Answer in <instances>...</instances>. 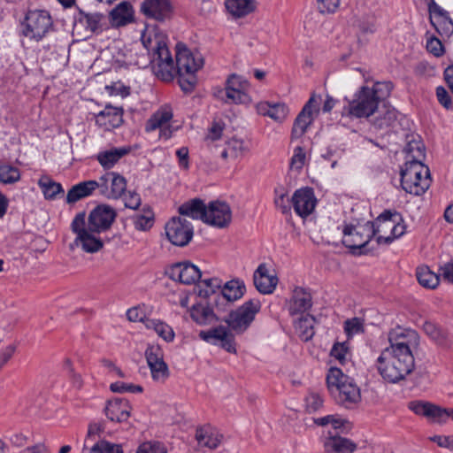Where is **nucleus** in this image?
Wrapping results in <instances>:
<instances>
[{
    "mask_svg": "<svg viewBox=\"0 0 453 453\" xmlns=\"http://www.w3.org/2000/svg\"><path fill=\"white\" fill-rule=\"evenodd\" d=\"M260 309L261 303L258 299H250L223 319L227 326H219L207 331H200L199 337L211 344H218L219 342L222 349L229 353H235L234 336L229 328L236 334H242L250 327Z\"/></svg>",
    "mask_w": 453,
    "mask_h": 453,
    "instance_id": "1",
    "label": "nucleus"
},
{
    "mask_svg": "<svg viewBox=\"0 0 453 453\" xmlns=\"http://www.w3.org/2000/svg\"><path fill=\"white\" fill-rule=\"evenodd\" d=\"M415 367L412 353L392 352L384 349L377 359V368L381 377L389 383L404 380Z\"/></svg>",
    "mask_w": 453,
    "mask_h": 453,
    "instance_id": "2",
    "label": "nucleus"
},
{
    "mask_svg": "<svg viewBox=\"0 0 453 453\" xmlns=\"http://www.w3.org/2000/svg\"><path fill=\"white\" fill-rule=\"evenodd\" d=\"M176 49L178 82L182 91L190 93L197 83L196 73L203 67V60L196 58L183 44H177Z\"/></svg>",
    "mask_w": 453,
    "mask_h": 453,
    "instance_id": "3",
    "label": "nucleus"
},
{
    "mask_svg": "<svg viewBox=\"0 0 453 453\" xmlns=\"http://www.w3.org/2000/svg\"><path fill=\"white\" fill-rule=\"evenodd\" d=\"M429 168L418 161L405 162L401 169V186L407 193L423 195L430 187Z\"/></svg>",
    "mask_w": 453,
    "mask_h": 453,
    "instance_id": "4",
    "label": "nucleus"
},
{
    "mask_svg": "<svg viewBox=\"0 0 453 453\" xmlns=\"http://www.w3.org/2000/svg\"><path fill=\"white\" fill-rule=\"evenodd\" d=\"M379 232L380 228L375 226L374 222H368L359 228L347 225L343 229L342 243L351 250L353 254L365 255L369 252L368 243Z\"/></svg>",
    "mask_w": 453,
    "mask_h": 453,
    "instance_id": "5",
    "label": "nucleus"
},
{
    "mask_svg": "<svg viewBox=\"0 0 453 453\" xmlns=\"http://www.w3.org/2000/svg\"><path fill=\"white\" fill-rule=\"evenodd\" d=\"M21 35L23 36L39 42L52 27V19L46 11H29L21 23Z\"/></svg>",
    "mask_w": 453,
    "mask_h": 453,
    "instance_id": "6",
    "label": "nucleus"
},
{
    "mask_svg": "<svg viewBox=\"0 0 453 453\" xmlns=\"http://www.w3.org/2000/svg\"><path fill=\"white\" fill-rule=\"evenodd\" d=\"M379 107V103L374 97V93L370 92V88L363 86L355 94L352 100H348L343 111L351 117L367 118L372 115Z\"/></svg>",
    "mask_w": 453,
    "mask_h": 453,
    "instance_id": "7",
    "label": "nucleus"
},
{
    "mask_svg": "<svg viewBox=\"0 0 453 453\" xmlns=\"http://www.w3.org/2000/svg\"><path fill=\"white\" fill-rule=\"evenodd\" d=\"M157 47L150 61L155 75L164 81H171L176 73V66L164 40L156 38Z\"/></svg>",
    "mask_w": 453,
    "mask_h": 453,
    "instance_id": "8",
    "label": "nucleus"
},
{
    "mask_svg": "<svg viewBox=\"0 0 453 453\" xmlns=\"http://www.w3.org/2000/svg\"><path fill=\"white\" fill-rule=\"evenodd\" d=\"M165 229L169 242L179 247L187 246L194 235L191 222L181 217H173L166 223Z\"/></svg>",
    "mask_w": 453,
    "mask_h": 453,
    "instance_id": "9",
    "label": "nucleus"
},
{
    "mask_svg": "<svg viewBox=\"0 0 453 453\" xmlns=\"http://www.w3.org/2000/svg\"><path fill=\"white\" fill-rule=\"evenodd\" d=\"M388 341L390 346L386 349L392 350L393 353L400 350L412 353L411 349L418 345L419 336L414 330L397 327L389 332Z\"/></svg>",
    "mask_w": 453,
    "mask_h": 453,
    "instance_id": "10",
    "label": "nucleus"
},
{
    "mask_svg": "<svg viewBox=\"0 0 453 453\" xmlns=\"http://www.w3.org/2000/svg\"><path fill=\"white\" fill-rule=\"evenodd\" d=\"M147 364L154 380L165 381L170 375L167 364L164 361V352L158 345H149L145 350Z\"/></svg>",
    "mask_w": 453,
    "mask_h": 453,
    "instance_id": "11",
    "label": "nucleus"
},
{
    "mask_svg": "<svg viewBox=\"0 0 453 453\" xmlns=\"http://www.w3.org/2000/svg\"><path fill=\"white\" fill-rule=\"evenodd\" d=\"M117 217L115 210L107 204H100L94 208L88 218V227L97 234L108 230Z\"/></svg>",
    "mask_w": 453,
    "mask_h": 453,
    "instance_id": "12",
    "label": "nucleus"
},
{
    "mask_svg": "<svg viewBox=\"0 0 453 453\" xmlns=\"http://www.w3.org/2000/svg\"><path fill=\"white\" fill-rule=\"evenodd\" d=\"M81 27L85 30L86 37L99 35L107 28L106 17L101 12H87L79 9L75 17L74 27Z\"/></svg>",
    "mask_w": 453,
    "mask_h": 453,
    "instance_id": "13",
    "label": "nucleus"
},
{
    "mask_svg": "<svg viewBox=\"0 0 453 453\" xmlns=\"http://www.w3.org/2000/svg\"><path fill=\"white\" fill-rule=\"evenodd\" d=\"M232 220V211L230 206L225 202L212 201L206 207V219L203 222L219 227L227 226Z\"/></svg>",
    "mask_w": 453,
    "mask_h": 453,
    "instance_id": "14",
    "label": "nucleus"
},
{
    "mask_svg": "<svg viewBox=\"0 0 453 453\" xmlns=\"http://www.w3.org/2000/svg\"><path fill=\"white\" fill-rule=\"evenodd\" d=\"M100 192L108 198H119L127 188L126 179L118 173L109 172L103 175L99 181Z\"/></svg>",
    "mask_w": 453,
    "mask_h": 453,
    "instance_id": "15",
    "label": "nucleus"
},
{
    "mask_svg": "<svg viewBox=\"0 0 453 453\" xmlns=\"http://www.w3.org/2000/svg\"><path fill=\"white\" fill-rule=\"evenodd\" d=\"M408 408L416 415L424 416L438 423H445L449 409L422 400H413L408 403Z\"/></svg>",
    "mask_w": 453,
    "mask_h": 453,
    "instance_id": "16",
    "label": "nucleus"
},
{
    "mask_svg": "<svg viewBox=\"0 0 453 453\" xmlns=\"http://www.w3.org/2000/svg\"><path fill=\"white\" fill-rule=\"evenodd\" d=\"M295 211L302 218L309 216L315 209L317 199L311 188H303L295 191L291 197Z\"/></svg>",
    "mask_w": 453,
    "mask_h": 453,
    "instance_id": "17",
    "label": "nucleus"
},
{
    "mask_svg": "<svg viewBox=\"0 0 453 453\" xmlns=\"http://www.w3.org/2000/svg\"><path fill=\"white\" fill-rule=\"evenodd\" d=\"M166 273L172 280L185 285L196 283L202 276L199 268L190 262L174 264Z\"/></svg>",
    "mask_w": 453,
    "mask_h": 453,
    "instance_id": "18",
    "label": "nucleus"
},
{
    "mask_svg": "<svg viewBox=\"0 0 453 453\" xmlns=\"http://www.w3.org/2000/svg\"><path fill=\"white\" fill-rule=\"evenodd\" d=\"M316 106L317 101L312 95L295 119L292 128L293 138H300L305 134L308 127L313 122V112H318Z\"/></svg>",
    "mask_w": 453,
    "mask_h": 453,
    "instance_id": "19",
    "label": "nucleus"
},
{
    "mask_svg": "<svg viewBox=\"0 0 453 453\" xmlns=\"http://www.w3.org/2000/svg\"><path fill=\"white\" fill-rule=\"evenodd\" d=\"M430 23L436 32L442 36L449 37L453 34V20L449 12L443 10L436 3H433V8L428 10Z\"/></svg>",
    "mask_w": 453,
    "mask_h": 453,
    "instance_id": "20",
    "label": "nucleus"
},
{
    "mask_svg": "<svg viewBox=\"0 0 453 453\" xmlns=\"http://www.w3.org/2000/svg\"><path fill=\"white\" fill-rule=\"evenodd\" d=\"M140 9L147 18L164 21L171 15L172 4L170 0H143Z\"/></svg>",
    "mask_w": 453,
    "mask_h": 453,
    "instance_id": "21",
    "label": "nucleus"
},
{
    "mask_svg": "<svg viewBox=\"0 0 453 453\" xmlns=\"http://www.w3.org/2000/svg\"><path fill=\"white\" fill-rule=\"evenodd\" d=\"M336 403L347 409H351L361 401L360 388L355 383L354 380L349 383L342 385L340 389L331 394Z\"/></svg>",
    "mask_w": 453,
    "mask_h": 453,
    "instance_id": "22",
    "label": "nucleus"
},
{
    "mask_svg": "<svg viewBox=\"0 0 453 453\" xmlns=\"http://www.w3.org/2000/svg\"><path fill=\"white\" fill-rule=\"evenodd\" d=\"M324 449L327 453H353L357 449V444L349 439L340 435L339 432H327V436L324 439Z\"/></svg>",
    "mask_w": 453,
    "mask_h": 453,
    "instance_id": "23",
    "label": "nucleus"
},
{
    "mask_svg": "<svg viewBox=\"0 0 453 453\" xmlns=\"http://www.w3.org/2000/svg\"><path fill=\"white\" fill-rule=\"evenodd\" d=\"M312 306V296L310 292L301 287H296L293 290L292 296L288 303V312L291 316L303 314Z\"/></svg>",
    "mask_w": 453,
    "mask_h": 453,
    "instance_id": "24",
    "label": "nucleus"
},
{
    "mask_svg": "<svg viewBox=\"0 0 453 453\" xmlns=\"http://www.w3.org/2000/svg\"><path fill=\"white\" fill-rule=\"evenodd\" d=\"M96 123L104 130H111L123 123V110L107 105L96 116Z\"/></svg>",
    "mask_w": 453,
    "mask_h": 453,
    "instance_id": "25",
    "label": "nucleus"
},
{
    "mask_svg": "<svg viewBox=\"0 0 453 453\" xmlns=\"http://www.w3.org/2000/svg\"><path fill=\"white\" fill-rule=\"evenodd\" d=\"M253 282L259 293L267 295L274 291L278 278L268 273L265 264H260L253 273Z\"/></svg>",
    "mask_w": 453,
    "mask_h": 453,
    "instance_id": "26",
    "label": "nucleus"
},
{
    "mask_svg": "<svg viewBox=\"0 0 453 453\" xmlns=\"http://www.w3.org/2000/svg\"><path fill=\"white\" fill-rule=\"evenodd\" d=\"M374 223L376 227H380V223L387 225V227H390L391 234L395 239L403 235L406 228L401 215L395 211L385 210L377 217Z\"/></svg>",
    "mask_w": 453,
    "mask_h": 453,
    "instance_id": "27",
    "label": "nucleus"
},
{
    "mask_svg": "<svg viewBox=\"0 0 453 453\" xmlns=\"http://www.w3.org/2000/svg\"><path fill=\"white\" fill-rule=\"evenodd\" d=\"M131 406L127 399L114 398L107 403L104 409L106 417L111 421L124 422L130 416Z\"/></svg>",
    "mask_w": 453,
    "mask_h": 453,
    "instance_id": "28",
    "label": "nucleus"
},
{
    "mask_svg": "<svg viewBox=\"0 0 453 453\" xmlns=\"http://www.w3.org/2000/svg\"><path fill=\"white\" fill-rule=\"evenodd\" d=\"M246 291L243 280L234 279L225 283L219 294L217 295L214 302L218 305V299L222 298L229 303H233L242 298Z\"/></svg>",
    "mask_w": 453,
    "mask_h": 453,
    "instance_id": "29",
    "label": "nucleus"
},
{
    "mask_svg": "<svg viewBox=\"0 0 453 453\" xmlns=\"http://www.w3.org/2000/svg\"><path fill=\"white\" fill-rule=\"evenodd\" d=\"M191 319L200 326H207L219 321V318L213 312L209 303H197L190 310Z\"/></svg>",
    "mask_w": 453,
    "mask_h": 453,
    "instance_id": "30",
    "label": "nucleus"
},
{
    "mask_svg": "<svg viewBox=\"0 0 453 453\" xmlns=\"http://www.w3.org/2000/svg\"><path fill=\"white\" fill-rule=\"evenodd\" d=\"M134 9L130 3L124 1L119 4L110 12V20L112 27H122L134 20Z\"/></svg>",
    "mask_w": 453,
    "mask_h": 453,
    "instance_id": "31",
    "label": "nucleus"
},
{
    "mask_svg": "<svg viewBox=\"0 0 453 453\" xmlns=\"http://www.w3.org/2000/svg\"><path fill=\"white\" fill-rule=\"evenodd\" d=\"M96 188H99V184L96 180L81 181L73 186L67 192L66 203L73 204L85 197L89 196Z\"/></svg>",
    "mask_w": 453,
    "mask_h": 453,
    "instance_id": "32",
    "label": "nucleus"
},
{
    "mask_svg": "<svg viewBox=\"0 0 453 453\" xmlns=\"http://www.w3.org/2000/svg\"><path fill=\"white\" fill-rule=\"evenodd\" d=\"M96 232H92L88 229V232L80 236H76L73 243L70 244V248L73 249V246H81V249L87 253H96L99 251L104 246V240L96 237Z\"/></svg>",
    "mask_w": 453,
    "mask_h": 453,
    "instance_id": "33",
    "label": "nucleus"
},
{
    "mask_svg": "<svg viewBox=\"0 0 453 453\" xmlns=\"http://www.w3.org/2000/svg\"><path fill=\"white\" fill-rule=\"evenodd\" d=\"M206 207L202 199L193 198L183 203L178 208V212L182 216H188L193 219H200L203 222V219H206Z\"/></svg>",
    "mask_w": 453,
    "mask_h": 453,
    "instance_id": "34",
    "label": "nucleus"
},
{
    "mask_svg": "<svg viewBox=\"0 0 453 453\" xmlns=\"http://www.w3.org/2000/svg\"><path fill=\"white\" fill-rule=\"evenodd\" d=\"M130 151L129 148H114L110 150L100 152L97 160L104 169H111L122 157Z\"/></svg>",
    "mask_w": 453,
    "mask_h": 453,
    "instance_id": "35",
    "label": "nucleus"
},
{
    "mask_svg": "<svg viewBox=\"0 0 453 453\" xmlns=\"http://www.w3.org/2000/svg\"><path fill=\"white\" fill-rule=\"evenodd\" d=\"M423 331L436 344L441 346H448V332L432 321H426L423 324Z\"/></svg>",
    "mask_w": 453,
    "mask_h": 453,
    "instance_id": "36",
    "label": "nucleus"
},
{
    "mask_svg": "<svg viewBox=\"0 0 453 453\" xmlns=\"http://www.w3.org/2000/svg\"><path fill=\"white\" fill-rule=\"evenodd\" d=\"M173 118V111L169 106H165L156 111L147 121L145 129L147 132L161 128L167 124Z\"/></svg>",
    "mask_w": 453,
    "mask_h": 453,
    "instance_id": "37",
    "label": "nucleus"
},
{
    "mask_svg": "<svg viewBox=\"0 0 453 453\" xmlns=\"http://www.w3.org/2000/svg\"><path fill=\"white\" fill-rule=\"evenodd\" d=\"M225 6L229 13L237 18L246 16L255 9L251 0H226Z\"/></svg>",
    "mask_w": 453,
    "mask_h": 453,
    "instance_id": "38",
    "label": "nucleus"
},
{
    "mask_svg": "<svg viewBox=\"0 0 453 453\" xmlns=\"http://www.w3.org/2000/svg\"><path fill=\"white\" fill-rule=\"evenodd\" d=\"M353 380L352 378L345 375L341 369L331 367L326 375V385L330 394L335 392V389H340L342 385L349 383Z\"/></svg>",
    "mask_w": 453,
    "mask_h": 453,
    "instance_id": "39",
    "label": "nucleus"
},
{
    "mask_svg": "<svg viewBox=\"0 0 453 453\" xmlns=\"http://www.w3.org/2000/svg\"><path fill=\"white\" fill-rule=\"evenodd\" d=\"M38 185L42 189L45 199L47 200H54L57 198L58 195L64 194L62 185L58 182L54 181L48 176H42L38 180Z\"/></svg>",
    "mask_w": 453,
    "mask_h": 453,
    "instance_id": "40",
    "label": "nucleus"
},
{
    "mask_svg": "<svg viewBox=\"0 0 453 453\" xmlns=\"http://www.w3.org/2000/svg\"><path fill=\"white\" fill-rule=\"evenodd\" d=\"M418 283L427 288H435L440 282V275L432 272L428 266H418L416 271Z\"/></svg>",
    "mask_w": 453,
    "mask_h": 453,
    "instance_id": "41",
    "label": "nucleus"
},
{
    "mask_svg": "<svg viewBox=\"0 0 453 453\" xmlns=\"http://www.w3.org/2000/svg\"><path fill=\"white\" fill-rule=\"evenodd\" d=\"M220 288L221 280L218 278L203 280L196 288L197 295L205 299L216 295V291Z\"/></svg>",
    "mask_w": 453,
    "mask_h": 453,
    "instance_id": "42",
    "label": "nucleus"
},
{
    "mask_svg": "<svg viewBox=\"0 0 453 453\" xmlns=\"http://www.w3.org/2000/svg\"><path fill=\"white\" fill-rule=\"evenodd\" d=\"M134 228L139 231L150 230L154 225V213L148 208L144 213H137L132 218Z\"/></svg>",
    "mask_w": 453,
    "mask_h": 453,
    "instance_id": "43",
    "label": "nucleus"
},
{
    "mask_svg": "<svg viewBox=\"0 0 453 453\" xmlns=\"http://www.w3.org/2000/svg\"><path fill=\"white\" fill-rule=\"evenodd\" d=\"M196 439L201 446L207 447L209 449H216L220 443V440L218 436L211 433L207 427L197 428Z\"/></svg>",
    "mask_w": 453,
    "mask_h": 453,
    "instance_id": "44",
    "label": "nucleus"
},
{
    "mask_svg": "<svg viewBox=\"0 0 453 453\" xmlns=\"http://www.w3.org/2000/svg\"><path fill=\"white\" fill-rule=\"evenodd\" d=\"M148 328H152L156 331L158 336L162 337L165 342H170L174 339V332L173 328L160 320H149L146 324Z\"/></svg>",
    "mask_w": 453,
    "mask_h": 453,
    "instance_id": "45",
    "label": "nucleus"
},
{
    "mask_svg": "<svg viewBox=\"0 0 453 453\" xmlns=\"http://www.w3.org/2000/svg\"><path fill=\"white\" fill-rule=\"evenodd\" d=\"M404 151L406 153V162L418 161L422 163L425 157V147L420 142H409Z\"/></svg>",
    "mask_w": 453,
    "mask_h": 453,
    "instance_id": "46",
    "label": "nucleus"
},
{
    "mask_svg": "<svg viewBox=\"0 0 453 453\" xmlns=\"http://www.w3.org/2000/svg\"><path fill=\"white\" fill-rule=\"evenodd\" d=\"M226 98L223 99L226 104H249L251 102V98L246 91H241L233 87L225 88Z\"/></svg>",
    "mask_w": 453,
    "mask_h": 453,
    "instance_id": "47",
    "label": "nucleus"
},
{
    "mask_svg": "<svg viewBox=\"0 0 453 453\" xmlns=\"http://www.w3.org/2000/svg\"><path fill=\"white\" fill-rule=\"evenodd\" d=\"M397 118V112L394 108H385L383 111H380L375 118L374 126L379 128L390 127Z\"/></svg>",
    "mask_w": 453,
    "mask_h": 453,
    "instance_id": "48",
    "label": "nucleus"
},
{
    "mask_svg": "<svg viewBox=\"0 0 453 453\" xmlns=\"http://www.w3.org/2000/svg\"><path fill=\"white\" fill-rule=\"evenodd\" d=\"M20 179L19 170L11 165H0V182L4 184H13Z\"/></svg>",
    "mask_w": 453,
    "mask_h": 453,
    "instance_id": "49",
    "label": "nucleus"
},
{
    "mask_svg": "<svg viewBox=\"0 0 453 453\" xmlns=\"http://www.w3.org/2000/svg\"><path fill=\"white\" fill-rule=\"evenodd\" d=\"M315 318L306 314L303 316L298 321V327L302 330L301 337L304 341L311 340L314 335L313 322Z\"/></svg>",
    "mask_w": 453,
    "mask_h": 453,
    "instance_id": "50",
    "label": "nucleus"
},
{
    "mask_svg": "<svg viewBox=\"0 0 453 453\" xmlns=\"http://www.w3.org/2000/svg\"><path fill=\"white\" fill-rule=\"evenodd\" d=\"M288 113V106L281 103L273 104H267V109L265 111V115L278 121H282L287 117Z\"/></svg>",
    "mask_w": 453,
    "mask_h": 453,
    "instance_id": "51",
    "label": "nucleus"
},
{
    "mask_svg": "<svg viewBox=\"0 0 453 453\" xmlns=\"http://www.w3.org/2000/svg\"><path fill=\"white\" fill-rule=\"evenodd\" d=\"M392 89L393 84L390 81L376 82L374 83L372 88H370V92L374 93V97L380 104V102L385 100L388 96H389Z\"/></svg>",
    "mask_w": 453,
    "mask_h": 453,
    "instance_id": "52",
    "label": "nucleus"
},
{
    "mask_svg": "<svg viewBox=\"0 0 453 453\" xmlns=\"http://www.w3.org/2000/svg\"><path fill=\"white\" fill-rule=\"evenodd\" d=\"M344 331L348 337L358 334L364 332V320L354 317L344 322Z\"/></svg>",
    "mask_w": 453,
    "mask_h": 453,
    "instance_id": "53",
    "label": "nucleus"
},
{
    "mask_svg": "<svg viewBox=\"0 0 453 453\" xmlns=\"http://www.w3.org/2000/svg\"><path fill=\"white\" fill-rule=\"evenodd\" d=\"M135 453H166V449L161 442L146 441L139 445Z\"/></svg>",
    "mask_w": 453,
    "mask_h": 453,
    "instance_id": "54",
    "label": "nucleus"
},
{
    "mask_svg": "<svg viewBox=\"0 0 453 453\" xmlns=\"http://www.w3.org/2000/svg\"><path fill=\"white\" fill-rule=\"evenodd\" d=\"M110 388L112 392L116 393H142L143 391L142 387L140 385L128 384L122 381L111 383Z\"/></svg>",
    "mask_w": 453,
    "mask_h": 453,
    "instance_id": "55",
    "label": "nucleus"
},
{
    "mask_svg": "<svg viewBox=\"0 0 453 453\" xmlns=\"http://www.w3.org/2000/svg\"><path fill=\"white\" fill-rule=\"evenodd\" d=\"M86 213L84 211L78 213L71 224L72 231L76 234V236L83 234L88 231V226L86 227Z\"/></svg>",
    "mask_w": 453,
    "mask_h": 453,
    "instance_id": "56",
    "label": "nucleus"
},
{
    "mask_svg": "<svg viewBox=\"0 0 453 453\" xmlns=\"http://www.w3.org/2000/svg\"><path fill=\"white\" fill-rule=\"evenodd\" d=\"M226 86L233 87L234 88H237L238 90L246 91L247 93L250 88L249 81L243 79L242 76L237 75L235 73L231 74L227 78L226 81Z\"/></svg>",
    "mask_w": 453,
    "mask_h": 453,
    "instance_id": "57",
    "label": "nucleus"
},
{
    "mask_svg": "<svg viewBox=\"0 0 453 453\" xmlns=\"http://www.w3.org/2000/svg\"><path fill=\"white\" fill-rule=\"evenodd\" d=\"M103 430L104 428L99 424H90L88 426V434L82 447V453H85V450H87L90 445L95 443L94 441L96 435L99 434Z\"/></svg>",
    "mask_w": 453,
    "mask_h": 453,
    "instance_id": "58",
    "label": "nucleus"
},
{
    "mask_svg": "<svg viewBox=\"0 0 453 453\" xmlns=\"http://www.w3.org/2000/svg\"><path fill=\"white\" fill-rule=\"evenodd\" d=\"M225 128V124L221 121H213L211 127L208 130V134L205 137V142H214L219 140L222 132Z\"/></svg>",
    "mask_w": 453,
    "mask_h": 453,
    "instance_id": "59",
    "label": "nucleus"
},
{
    "mask_svg": "<svg viewBox=\"0 0 453 453\" xmlns=\"http://www.w3.org/2000/svg\"><path fill=\"white\" fill-rule=\"evenodd\" d=\"M426 50L435 57H441L444 53V47L441 42L434 35L427 39Z\"/></svg>",
    "mask_w": 453,
    "mask_h": 453,
    "instance_id": "60",
    "label": "nucleus"
},
{
    "mask_svg": "<svg viewBox=\"0 0 453 453\" xmlns=\"http://www.w3.org/2000/svg\"><path fill=\"white\" fill-rule=\"evenodd\" d=\"M347 354L348 347L345 345V343L340 342L334 343L330 351V355L334 357L335 359H337L342 365L345 364L347 360Z\"/></svg>",
    "mask_w": 453,
    "mask_h": 453,
    "instance_id": "61",
    "label": "nucleus"
},
{
    "mask_svg": "<svg viewBox=\"0 0 453 453\" xmlns=\"http://www.w3.org/2000/svg\"><path fill=\"white\" fill-rule=\"evenodd\" d=\"M305 157L303 149L300 146L296 147L290 160V167L292 169L301 170L304 165Z\"/></svg>",
    "mask_w": 453,
    "mask_h": 453,
    "instance_id": "62",
    "label": "nucleus"
},
{
    "mask_svg": "<svg viewBox=\"0 0 453 453\" xmlns=\"http://www.w3.org/2000/svg\"><path fill=\"white\" fill-rule=\"evenodd\" d=\"M321 13H334L339 8L340 0H317Z\"/></svg>",
    "mask_w": 453,
    "mask_h": 453,
    "instance_id": "63",
    "label": "nucleus"
},
{
    "mask_svg": "<svg viewBox=\"0 0 453 453\" xmlns=\"http://www.w3.org/2000/svg\"><path fill=\"white\" fill-rule=\"evenodd\" d=\"M226 147L230 151V158H237L243 154L245 150L244 143L242 140L232 139L226 143Z\"/></svg>",
    "mask_w": 453,
    "mask_h": 453,
    "instance_id": "64",
    "label": "nucleus"
}]
</instances>
